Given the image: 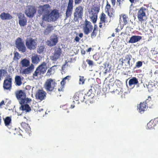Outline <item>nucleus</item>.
Returning a JSON list of instances; mask_svg holds the SVG:
<instances>
[{"label":"nucleus","instance_id":"55","mask_svg":"<svg viewBox=\"0 0 158 158\" xmlns=\"http://www.w3.org/2000/svg\"><path fill=\"white\" fill-rule=\"evenodd\" d=\"M31 89V86L29 85H26L25 87V89L26 90H29L30 89Z\"/></svg>","mask_w":158,"mask_h":158},{"label":"nucleus","instance_id":"59","mask_svg":"<svg viewBox=\"0 0 158 158\" xmlns=\"http://www.w3.org/2000/svg\"><path fill=\"white\" fill-rule=\"evenodd\" d=\"M4 104V101L3 100L2 101H1L0 103V106H1Z\"/></svg>","mask_w":158,"mask_h":158},{"label":"nucleus","instance_id":"10","mask_svg":"<svg viewBox=\"0 0 158 158\" xmlns=\"http://www.w3.org/2000/svg\"><path fill=\"white\" fill-rule=\"evenodd\" d=\"M93 28V26L91 23L86 19L83 24V29L84 34L86 35H88L92 31Z\"/></svg>","mask_w":158,"mask_h":158},{"label":"nucleus","instance_id":"58","mask_svg":"<svg viewBox=\"0 0 158 158\" xmlns=\"http://www.w3.org/2000/svg\"><path fill=\"white\" fill-rule=\"evenodd\" d=\"M42 20H43V21H42V22L41 23H40V25L42 27H45V25L44 24V21H43V19H42Z\"/></svg>","mask_w":158,"mask_h":158},{"label":"nucleus","instance_id":"62","mask_svg":"<svg viewBox=\"0 0 158 158\" xmlns=\"http://www.w3.org/2000/svg\"><path fill=\"white\" fill-rule=\"evenodd\" d=\"M108 72V70L107 69H106L105 70V71L104 72V73L105 74H106Z\"/></svg>","mask_w":158,"mask_h":158},{"label":"nucleus","instance_id":"22","mask_svg":"<svg viewBox=\"0 0 158 158\" xmlns=\"http://www.w3.org/2000/svg\"><path fill=\"white\" fill-rule=\"evenodd\" d=\"M100 21L99 23V27L101 28L102 27V24L104 23L105 25V23L108 22L107 18L105 14L102 13L100 16Z\"/></svg>","mask_w":158,"mask_h":158},{"label":"nucleus","instance_id":"64","mask_svg":"<svg viewBox=\"0 0 158 158\" xmlns=\"http://www.w3.org/2000/svg\"><path fill=\"white\" fill-rule=\"evenodd\" d=\"M91 49H92L91 48H89L86 51L87 52H90L91 51Z\"/></svg>","mask_w":158,"mask_h":158},{"label":"nucleus","instance_id":"23","mask_svg":"<svg viewBox=\"0 0 158 158\" xmlns=\"http://www.w3.org/2000/svg\"><path fill=\"white\" fill-rule=\"evenodd\" d=\"M58 41V38L56 35L51 36L50 40L47 41V44L48 46H52L56 45Z\"/></svg>","mask_w":158,"mask_h":158},{"label":"nucleus","instance_id":"50","mask_svg":"<svg viewBox=\"0 0 158 158\" xmlns=\"http://www.w3.org/2000/svg\"><path fill=\"white\" fill-rule=\"evenodd\" d=\"M119 91H121V89L120 88H118V89H116L115 91H114V93H115L116 94H120V92Z\"/></svg>","mask_w":158,"mask_h":158},{"label":"nucleus","instance_id":"35","mask_svg":"<svg viewBox=\"0 0 158 158\" xmlns=\"http://www.w3.org/2000/svg\"><path fill=\"white\" fill-rule=\"evenodd\" d=\"M80 98H79V101L81 102H86L85 100V98L86 97H87V95H85V94H84L83 93L80 92Z\"/></svg>","mask_w":158,"mask_h":158},{"label":"nucleus","instance_id":"33","mask_svg":"<svg viewBox=\"0 0 158 158\" xmlns=\"http://www.w3.org/2000/svg\"><path fill=\"white\" fill-rule=\"evenodd\" d=\"M7 73L6 69H0V81L1 80V77L7 75Z\"/></svg>","mask_w":158,"mask_h":158},{"label":"nucleus","instance_id":"31","mask_svg":"<svg viewBox=\"0 0 158 158\" xmlns=\"http://www.w3.org/2000/svg\"><path fill=\"white\" fill-rule=\"evenodd\" d=\"M23 104H21V106L19 108L20 110H21L23 111H25L27 112H29L31 110V108L28 105L26 104L23 105Z\"/></svg>","mask_w":158,"mask_h":158},{"label":"nucleus","instance_id":"6","mask_svg":"<svg viewBox=\"0 0 158 158\" xmlns=\"http://www.w3.org/2000/svg\"><path fill=\"white\" fill-rule=\"evenodd\" d=\"M46 64V63L45 62H44L38 66L33 74V76L37 77L45 73L47 69Z\"/></svg>","mask_w":158,"mask_h":158},{"label":"nucleus","instance_id":"52","mask_svg":"<svg viewBox=\"0 0 158 158\" xmlns=\"http://www.w3.org/2000/svg\"><path fill=\"white\" fill-rule=\"evenodd\" d=\"M93 58L96 60H98L99 58L98 56L96 54L94 55L93 56Z\"/></svg>","mask_w":158,"mask_h":158},{"label":"nucleus","instance_id":"51","mask_svg":"<svg viewBox=\"0 0 158 158\" xmlns=\"http://www.w3.org/2000/svg\"><path fill=\"white\" fill-rule=\"evenodd\" d=\"M21 125L22 127H23L24 128H25V127H26L27 124L25 122H22L21 123Z\"/></svg>","mask_w":158,"mask_h":158},{"label":"nucleus","instance_id":"15","mask_svg":"<svg viewBox=\"0 0 158 158\" xmlns=\"http://www.w3.org/2000/svg\"><path fill=\"white\" fill-rule=\"evenodd\" d=\"M16 47L19 51L24 52L26 51V47L23 41L22 40L20 37L18 38L15 42Z\"/></svg>","mask_w":158,"mask_h":158},{"label":"nucleus","instance_id":"20","mask_svg":"<svg viewBox=\"0 0 158 158\" xmlns=\"http://www.w3.org/2000/svg\"><path fill=\"white\" fill-rule=\"evenodd\" d=\"M105 10L106 12L110 18L114 17V15L113 14L114 12L113 8L111 7L110 5L108 2H106Z\"/></svg>","mask_w":158,"mask_h":158},{"label":"nucleus","instance_id":"3","mask_svg":"<svg viewBox=\"0 0 158 158\" xmlns=\"http://www.w3.org/2000/svg\"><path fill=\"white\" fill-rule=\"evenodd\" d=\"M56 84L54 79L51 78L47 79L44 85L45 89L48 92H52L54 90L56 85Z\"/></svg>","mask_w":158,"mask_h":158},{"label":"nucleus","instance_id":"41","mask_svg":"<svg viewBox=\"0 0 158 158\" xmlns=\"http://www.w3.org/2000/svg\"><path fill=\"white\" fill-rule=\"evenodd\" d=\"M99 7H95L92 9V10L91 11V12L97 14L99 11Z\"/></svg>","mask_w":158,"mask_h":158},{"label":"nucleus","instance_id":"46","mask_svg":"<svg viewBox=\"0 0 158 158\" xmlns=\"http://www.w3.org/2000/svg\"><path fill=\"white\" fill-rule=\"evenodd\" d=\"M142 62L141 61H138L136 63V67L139 68L142 65Z\"/></svg>","mask_w":158,"mask_h":158},{"label":"nucleus","instance_id":"14","mask_svg":"<svg viewBox=\"0 0 158 158\" xmlns=\"http://www.w3.org/2000/svg\"><path fill=\"white\" fill-rule=\"evenodd\" d=\"M70 77V76H68L63 78L60 82L61 86L58 89L57 91L56 92V94L57 96H60L64 91V85L66 83V80L68 81Z\"/></svg>","mask_w":158,"mask_h":158},{"label":"nucleus","instance_id":"29","mask_svg":"<svg viewBox=\"0 0 158 158\" xmlns=\"http://www.w3.org/2000/svg\"><path fill=\"white\" fill-rule=\"evenodd\" d=\"M15 83L16 85L20 86L22 84L21 76L18 75L15 76Z\"/></svg>","mask_w":158,"mask_h":158},{"label":"nucleus","instance_id":"17","mask_svg":"<svg viewBox=\"0 0 158 158\" xmlns=\"http://www.w3.org/2000/svg\"><path fill=\"white\" fill-rule=\"evenodd\" d=\"M73 0H69L68 6L66 10V19L71 16L73 10Z\"/></svg>","mask_w":158,"mask_h":158},{"label":"nucleus","instance_id":"32","mask_svg":"<svg viewBox=\"0 0 158 158\" xmlns=\"http://www.w3.org/2000/svg\"><path fill=\"white\" fill-rule=\"evenodd\" d=\"M121 16L122 17L123 19V25H126L128 23L129 20V19L127 15L126 14H122L121 15H120V17Z\"/></svg>","mask_w":158,"mask_h":158},{"label":"nucleus","instance_id":"49","mask_svg":"<svg viewBox=\"0 0 158 158\" xmlns=\"http://www.w3.org/2000/svg\"><path fill=\"white\" fill-rule=\"evenodd\" d=\"M99 87V85L98 84H95L94 85H93V86H91L92 88H93V89H94V90L96 91L97 90V87Z\"/></svg>","mask_w":158,"mask_h":158},{"label":"nucleus","instance_id":"30","mask_svg":"<svg viewBox=\"0 0 158 158\" xmlns=\"http://www.w3.org/2000/svg\"><path fill=\"white\" fill-rule=\"evenodd\" d=\"M139 83V81L138 79L135 77H133L130 79L129 81V85L131 86L132 85H137Z\"/></svg>","mask_w":158,"mask_h":158},{"label":"nucleus","instance_id":"56","mask_svg":"<svg viewBox=\"0 0 158 158\" xmlns=\"http://www.w3.org/2000/svg\"><path fill=\"white\" fill-rule=\"evenodd\" d=\"M80 40V39L77 36H76L75 37V39H74V40L76 42H78Z\"/></svg>","mask_w":158,"mask_h":158},{"label":"nucleus","instance_id":"24","mask_svg":"<svg viewBox=\"0 0 158 158\" xmlns=\"http://www.w3.org/2000/svg\"><path fill=\"white\" fill-rule=\"evenodd\" d=\"M158 123V117L152 119L148 123L147 125V128L148 129L153 128Z\"/></svg>","mask_w":158,"mask_h":158},{"label":"nucleus","instance_id":"1","mask_svg":"<svg viewBox=\"0 0 158 158\" xmlns=\"http://www.w3.org/2000/svg\"><path fill=\"white\" fill-rule=\"evenodd\" d=\"M22 66L23 67H27L24 69L22 72L23 74H28L33 71L34 69V65L31 64L30 65V60L27 58L22 60L20 61Z\"/></svg>","mask_w":158,"mask_h":158},{"label":"nucleus","instance_id":"13","mask_svg":"<svg viewBox=\"0 0 158 158\" xmlns=\"http://www.w3.org/2000/svg\"><path fill=\"white\" fill-rule=\"evenodd\" d=\"M148 98L144 102H141L138 106L137 110L139 112L142 114L146 111L148 108V106L147 102L148 101H150L151 100V97L149 96L148 97Z\"/></svg>","mask_w":158,"mask_h":158},{"label":"nucleus","instance_id":"34","mask_svg":"<svg viewBox=\"0 0 158 158\" xmlns=\"http://www.w3.org/2000/svg\"><path fill=\"white\" fill-rule=\"evenodd\" d=\"M14 56L13 60L14 61H18L19 60L21 56L19 53L16 51H14Z\"/></svg>","mask_w":158,"mask_h":158},{"label":"nucleus","instance_id":"38","mask_svg":"<svg viewBox=\"0 0 158 158\" xmlns=\"http://www.w3.org/2000/svg\"><path fill=\"white\" fill-rule=\"evenodd\" d=\"M56 65H54L51 67L50 68H49L48 70L47 73H46V75L47 76H50L52 74V70L54 71L55 69L54 68L55 67H56Z\"/></svg>","mask_w":158,"mask_h":158},{"label":"nucleus","instance_id":"9","mask_svg":"<svg viewBox=\"0 0 158 158\" xmlns=\"http://www.w3.org/2000/svg\"><path fill=\"white\" fill-rule=\"evenodd\" d=\"M12 77L9 75L5 79L3 83V88L4 90L10 91L12 87Z\"/></svg>","mask_w":158,"mask_h":158},{"label":"nucleus","instance_id":"25","mask_svg":"<svg viewBox=\"0 0 158 158\" xmlns=\"http://www.w3.org/2000/svg\"><path fill=\"white\" fill-rule=\"evenodd\" d=\"M0 17L3 20H10L13 18L12 16L10 14L4 12L1 14Z\"/></svg>","mask_w":158,"mask_h":158},{"label":"nucleus","instance_id":"44","mask_svg":"<svg viewBox=\"0 0 158 158\" xmlns=\"http://www.w3.org/2000/svg\"><path fill=\"white\" fill-rule=\"evenodd\" d=\"M85 80L84 77L82 76H80L79 82L80 84H83L84 83Z\"/></svg>","mask_w":158,"mask_h":158},{"label":"nucleus","instance_id":"42","mask_svg":"<svg viewBox=\"0 0 158 158\" xmlns=\"http://www.w3.org/2000/svg\"><path fill=\"white\" fill-rule=\"evenodd\" d=\"M97 31H98L93 30L91 34V37L92 38H94L96 36Z\"/></svg>","mask_w":158,"mask_h":158},{"label":"nucleus","instance_id":"57","mask_svg":"<svg viewBox=\"0 0 158 158\" xmlns=\"http://www.w3.org/2000/svg\"><path fill=\"white\" fill-rule=\"evenodd\" d=\"M93 30H94L95 31H98V27L96 25H95L94 26V29Z\"/></svg>","mask_w":158,"mask_h":158},{"label":"nucleus","instance_id":"48","mask_svg":"<svg viewBox=\"0 0 158 158\" xmlns=\"http://www.w3.org/2000/svg\"><path fill=\"white\" fill-rule=\"evenodd\" d=\"M31 101V99L30 98H26V97L25 98L24 100V103L26 102V103H29Z\"/></svg>","mask_w":158,"mask_h":158},{"label":"nucleus","instance_id":"16","mask_svg":"<svg viewBox=\"0 0 158 158\" xmlns=\"http://www.w3.org/2000/svg\"><path fill=\"white\" fill-rule=\"evenodd\" d=\"M16 97L20 104H24L25 98L26 97L25 93L22 90L17 91L15 93Z\"/></svg>","mask_w":158,"mask_h":158},{"label":"nucleus","instance_id":"40","mask_svg":"<svg viewBox=\"0 0 158 158\" xmlns=\"http://www.w3.org/2000/svg\"><path fill=\"white\" fill-rule=\"evenodd\" d=\"M45 47L44 46H40L38 49L37 52L39 53L43 52L45 50Z\"/></svg>","mask_w":158,"mask_h":158},{"label":"nucleus","instance_id":"18","mask_svg":"<svg viewBox=\"0 0 158 158\" xmlns=\"http://www.w3.org/2000/svg\"><path fill=\"white\" fill-rule=\"evenodd\" d=\"M17 15L19 19V23L21 27H23L27 24V20L24 14L21 13H18Z\"/></svg>","mask_w":158,"mask_h":158},{"label":"nucleus","instance_id":"43","mask_svg":"<svg viewBox=\"0 0 158 158\" xmlns=\"http://www.w3.org/2000/svg\"><path fill=\"white\" fill-rule=\"evenodd\" d=\"M80 92H76L74 96V100L76 101H79V98H78V96L80 95Z\"/></svg>","mask_w":158,"mask_h":158},{"label":"nucleus","instance_id":"5","mask_svg":"<svg viewBox=\"0 0 158 158\" xmlns=\"http://www.w3.org/2000/svg\"><path fill=\"white\" fill-rule=\"evenodd\" d=\"M62 54V50L59 47H56L54 48V52L50 56V59L53 62H56L60 58Z\"/></svg>","mask_w":158,"mask_h":158},{"label":"nucleus","instance_id":"12","mask_svg":"<svg viewBox=\"0 0 158 158\" xmlns=\"http://www.w3.org/2000/svg\"><path fill=\"white\" fill-rule=\"evenodd\" d=\"M47 93L43 89H38L35 95V99L41 102L45 100L46 98Z\"/></svg>","mask_w":158,"mask_h":158},{"label":"nucleus","instance_id":"54","mask_svg":"<svg viewBox=\"0 0 158 158\" xmlns=\"http://www.w3.org/2000/svg\"><path fill=\"white\" fill-rule=\"evenodd\" d=\"M74 1L76 4H78L81 2L82 0H74Z\"/></svg>","mask_w":158,"mask_h":158},{"label":"nucleus","instance_id":"61","mask_svg":"<svg viewBox=\"0 0 158 158\" xmlns=\"http://www.w3.org/2000/svg\"><path fill=\"white\" fill-rule=\"evenodd\" d=\"M81 53L83 55H84L85 54V51L84 50H81Z\"/></svg>","mask_w":158,"mask_h":158},{"label":"nucleus","instance_id":"2","mask_svg":"<svg viewBox=\"0 0 158 158\" xmlns=\"http://www.w3.org/2000/svg\"><path fill=\"white\" fill-rule=\"evenodd\" d=\"M132 58V56L130 54H128L120 58L119 60V61L121 62V64L122 66H124L126 67L131 68L133 65L131 62Z\"/></svg>","mask_w":158,"mask_h":158},{"label":"nucleus","instance_id":"4","mask_svg":"<svg viewBox=\"0 0 158 158\" xmlns=\"http://www.w3.org/2000/svg\"><path fill=\"white\" fill-rule=\"evenodd\" d=\"M59 17V14L58 11L56 9L52 10L51 12L44 17V20L48 22L56 21Z\"/></svg>","mask_w":158,"mask_h":158},{"label":"nucleus","instance_id":"19","mask_svg":"<svg viewBox=\"0 0 158 158\" xmlns=\"http://www.w3.org/2000/svg\"><path fill=\"white\" fill-rule=\"evenodd\" d=\"M36 12V10L34 6H29L25 10V13L27 16L29 17H32Z\"/></svg>","mask_w":158,"mask_h":158},{"label":"nucleus","instance_id":"27","mask_svg":"<svg viewBox=\"0 0 158 158\" xmlns=\"http://www.w3.org/2000/svg\"><path fill=\"white\" fill-rule=\"evenodd\" d=\"M54 27L52 25L48 24L46 28L44 31V33L45 35H47L54 30Z\"/></svg>","mask_w":158,"mask_h":158},{"label":"nucleus","instance_id":"47","mask_svg":"<svg viewBox=\"0 0 158 158\" xmlns=\"http://www.w3.org/2000/svg\"><path fill=\"white\" fill-rule=\"evenodd\" d=\"M124 0H117V4L120 6L122 4Z\"/></svg>","mask_w":158,"mask_h":158},{"label":"nucleus","instance_id":"26","mask_svg":"<svg viewBox=\"0 0 158 158\" xmlns=\"http://www.w3.org/2000/svg\"><path fill=\"white\" fill-rule=\"evenodd\" d=\"M142 39V37L139 35H133L130 38L128 42L129 43H134L137 42Z\"/></svg>","mask_w":158,"mask_h":158},{"label":"nucleus","instance_id":"60","mask_svg":"<svg viewBox=\"0 0 158 158\" xmlns=\"http://www.w3.org/2000/svg\"><path fill=\"white\" fill-rule=\"evenodd\" d=\"M79 36L80 37L82 38L83 36V34L82 33H80L79 34Z\"/></svg>","mask_w":158,"mask_h":158},{"label":"nucleus","instance_id":"45","mask_svg":"<svg viewBox=\"0 0 158 158\" xmlns=\"http://www.w3.org/2000/svg\"><path fill=\"white\" fill-rule=\"evenodd\" d=\"M86 62L89 66L92 67L94 65V62L92 60L89 59H87Z\"/></svg>","mask_w":158,"mask_h":158},{"label":"nucleus","instance_id":"36","mask_svg":"<svg viewBox=\"0 0 158 158\" xmlns=\"http://www.w3.org/2000/svg\"><path fill=\"white\" fill-rule=\"evenodd\" d=\"M92 15L90 17V18L92 21L94 23H95L96 22L97 18V14L92 13Z\"/></svg>","mask_w":158,"mask_h":158},{"label":"nucleus","instance_id":"21","mask_svg":"<svg viewBox=\"0 0 158 158\" xmlns=\"http://www.w3.org/2000/svg\"><path fill=\"white\" fill-rule=\"evenodd\" d=\"M146 9L144 7H141L137 14L138 18L139 21L142 22L144 19L143 18L146 16L145 11Z\"/></svg>","mask_w":158,"mask_h":158},{"label":"nucleus","instance_id":"7","mask_svg":"<svg viewBox=\"0 0 158 158\" xmlns=\"http://www.w3.org/2000/svg\"><path fill=\"white\" fill-rule=\"evenodd\" d=\"M83 8L81 6H79L76 8L74 14V21L77 22L79 19H82L83 16Z\"/></svg>","mask_w":158,"mask_h":158},{"label":"nucleus","instance_id":"28","mask_svg":"<svg viewBox=\"0 0 158 158\" xmlns=\"http://www.w3.org/2000/svg\"><path fill=\"white\" fill-rule=\"evenodd\" d=\"M32 63L34 64H37L40 61V57L37 54H35L31 57Z\"/></svg>","mask_w":158,"mask_h":158},{"label":"nucleus","instance_id":"39","mask_svg":"<svg viewBox=\"0 0 158 158\" xmlns=\"http://www.w3.org/2000/svg\"><path fill=\"white\" fill-rule=\"evenodd\" d=\"M11 122V118L9 117H7L4 120L6 126H8Z\"/></svg>","mask_w":158,"mask_h":158},{"label":"nucleus","instance_id":"63","mask_svg":"<svg viewBox=\"0 0 158 158\" xmlns=\"http://www.w3.org/2000/svg\"><path fill=\"white\" fill-rule=\"evenodd\" d=\"M114 77H112L110 80L109 81L110 82H113L114 81Z\"/></svg>","mask_w":158,"mask_h":158},{"label":"nucleus","instance_id":"11","mask_svg":"<svg viewBox=\"0 0 158 158\" xmlns=\"http://www.w3.org/2000/svg\"><path fill=\"white\" fill-rule=\"evenodd\" d=\"M50 6L48 4L41 6L39 7V12L41 14H44L42 17V19L43 21L44 20V17H46L50 13Z\"/></svg>","mask_w":158,"mask_h":158},{"label":"nucleus","instance_id":"8","mask_svg":"<svg viewBox=\"0 0 158 158\" xmlns=\"http://www.w3.org/2000/svg\"><path fill=\"white\" fill-rule=\"evenodd\" d=\"M37 40L32 38H27L25 41L26 45L28 49L30 50H34L37 46Z\"/></svg>","mask_w":158,"mask_h":158},{"label":"nucleus","instance_id":"53","mask_svg":"<svg viewBox=\"0 0 158 158\" xmlns=\"http://www.w3.org/2000/svg\"><path fill=\"white\" fill-rule=\"evenodd\" d=\"M111 2L113 6L114 7L115 5L116 0H111Z\"/></svg>","mask_w":158,"mask_h":158},{"label":"nucleus","instance_id":"37","mask_svg":"<svg viewBox=\"0 0 158 158\" xmlns=\"http://www.w3.org/2000/svg\"><path fill=\"white\" fill-rule=\"evenodd\" d=\"M147 87L149 92H151L154 90V85L150 83H148V84L147 85Z\"/></svg>","mask_w":158,"mask_h":158}]
</instances>
